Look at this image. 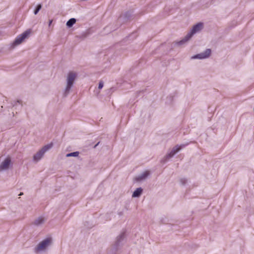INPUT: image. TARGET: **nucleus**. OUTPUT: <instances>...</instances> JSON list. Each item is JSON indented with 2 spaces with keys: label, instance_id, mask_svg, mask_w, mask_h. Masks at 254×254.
I'll return each instance as SVG.
<instances>
[{
  "label": "nucleus",
  "instance_id": "1",
  "mask_svg": "<svg viewBox=\"0 0 254 254\" xmlns=\"http://www.w3.org/2000/svg\"><path fill=\"white\" fill-rule=\"evenodd\" d=\"M203 28V24L202 23H198L194 25L190 32L183 38L181 40L176 42V44L178 45H183L186 44L192 36V35L199 32Z\"/></svg>",
  "mask_w": 254,
  "mask_h": 254
},
{
  "label": "nucleus",
  "instance_id": "2",
  "mask_svg": "<svg viewBox=\"0 0 254 254\" xmlns=\"http://www.w3.org/2000/svg\"><path fill=\"white\" fill-rule=\"evenodd\" d=\"M76 77L77 73L74 71H70L67 73L66 84L63 93L64 97L67 96L69 93Z\"/></svg>",
  "mask_w": 254,
  "mask_h": 254
},
{
  "label": "nucleus",
  "instance_id": "3",
  "mask_svg": "<svg viewBox=\"0 0 254 254\" xmlns=\"http://www.w3.org/2000/svg\"><path fill=\"white\" fill-rule=\"evenodd\" d=\"M52 240L48 238L41 241L34 249V252L38 253L44 251L52 244Z\"/></svg>",
  "mask_w": 254,
  "mask_h": 254
},
{
  "label": "nucleus",
  "instance_id": "4",
  "mask_svg": "<svg viewBox=\"0 0 254 254\" xmlns=\"http://www.w3.org/2000/svg\"><path fill=\"white\" fill-rule=\"evenodd\" d=\"M52 146V143L45 145L34 155L33 160L36 162L39 161L43 157L44 154L50 149H51Z\"/></svg>",
  "mask_w": 254,
  "mask_h": 254
},
{
  "label": "nucleus",
  "instance_id": "5",
  "mask_svg": "<svg viewBox=\"0 0 254 254\" xmlns=\"http://www.w3.org/2000/svg\"><path fill=\"white\" fill-rule=\"evenodd\" d=\"M126 241V234L125 232H121L116 238L114 247L116 250L121 248Z\"/></svg>",
  "mask_w": 254,
  "mask_h": 254
},
{
  "label": "nucleus",
  "instance_id": "6",
  "mask_svg": "<svg viewBox=\"0 0 254 254\" xmlns=\"http://www.w3.org/2000/svg\"><path fill=\"white\" fill-rule=\"evenodd\" d=\"M31 30L28 29L16 37L12 43L13 46L20 44L25 39L27 38L31 34Z\"/></svg>",
  "mask_w": 254,
  "mask_h": 254
},
{
  "label": "nucleus",
  "instance_id": "7",
  "mask_svg": "<svg viewBox=\"0 0 254 254\" xmlns=\"http://www.w3.org/2000/svg\"><path fill=\"white\" fill-rule=\"evenodd\" d=\"M11 165L12 162L10 157H7L3 161H0V172L8 170Z\"/></svg>",
  "mask_w": 254,
  "mask_h": 254
},
{
  "label": "nucleus",
  "instance_id": "8",
  "mask_svg": "<svg viewBox=\"0 0 254 254\" xmlns=\"http://www.w3.org/2000/svg\"><path fill=\"white\" fill-rule=\"evenodd\" d=\"M186 145V144H182L180 145H177L172 148L170 152L174 156L178 152H179L182 148H184Z\"/></svg>",
  "mask_w": 254,
  "mask_h": 254
},
{
  "label": "nucleus",
  "instance_id": "9",
  "mask_svg": "<svg viewBox=\"0 0 254 254\" xmlns=\"http://www.w3.org/2000/svg\"><path fill=\"white\" fill-rule=\"evenodd\" d=\"M211 54V50L210 49H207L206 50L203 52L200 53L201 55V58L202 59H205L209 58Z\"/></svg>",
  "mask_w": 254,
  "mask_h": 254
},
{
  "label": "nucleus",
  "instance_id": "10",
  "mask_svg": "<svg viewBox=\"0 0 254 254\" xmlns=\"http://www.w3.org/2000/svg\"><path fill=\"white\" fill-rule=\"evenodd\" d=\"M45 221L46 220L45 218L41 216L38 217L34 221V224L36 226H39L44 224Z\"/></svg>",
  "mask_w": 254,
  "mask_h": 254
},
{
  "label": "nucleus",
  "instance_id": "11",
  "mask_svg": "<svg viewBox=\"0 0 254 254\" xmlns=\"http://www.w3.org/2000/svg\"><path fill=\"white\" fill-rule=\"evenodd\" d=\"M149 174V172L146 171L136 177V180L137 181H141L143 180L148 177Z\"/></svg>",
  "mask_w": 254,
  "mask_h": 254
},
{
  "label": "nucleus",
  "instance_id": "12",
  "mask_svg": "<svg viewBox=\"0 0 254 254\" xmlns=\"http://www.w3.org/2000/svg\"><path fill=\"white\" fill-rule=\"evenodd\" d=\"M91 34L90 30H87L84 32H83L80 35L76 36V37L83 39L90 35Z\"/></svg>",
  "mask_w": 254,
  "mask_h": 254
},
{
  "label": "nucleus",
  "instance_id": "13",
  "mask_svg": "<svg viewBox=\"0 0 254 254\" xmlns=\"http://www.w3.org/2000/svg\"><path fill=\"white\" fill-rule=\"evenodd\" d=\"M142 189L141 188H138L136 189L132 195V197H138L140 196L142 192Z\"/></svg>",
  "mask_w": 254,
  "mask_h": 254
},
{
  "label": "nucleus",
  "instance_id": "14",
  "mask_svg": "<svg viewBox=\"0 0 254 254\" xmlns=\"http://www.w3.org/2000/svg\"><path fill=\"white\" fill-rule=\"evenodd\" d=\"M174 155H173L170 152L168 153L161 160V162L162 163H165L167 162L169 159L173 157Z\"/></svg>",
  "mask_w": 254,
  "mask_h": 254
},
{
  "label": "nucleus",
  "instance_id": "15",
  "mask_svg": "<svg viewBox=\"0 0 254 254\" xmlns=\"http://www.w3.org/2000/svg\"><path fill=\"white\" fill-rule=\"evenodd\" d=\"M76 21V19L75 18H71L67 21L66 25L68 28H70L75 23Z\"/></svg>",
  "mask_w": 254,
  "mask_h": 254
},
{
  "label": "nucleus",
  "instance_id": "16",
  "mask_svg": "<svg viewBox=\"0 0 254 254\" xmlns=\"http://www.w3.org/2000/svg\"><path fill=\"white\" fill-rule=\"evenodd\" d=\"M79 153L78 151H75V152H71V153H68L66 155V156L67 157H77L78 156Z\"/></svg>",
  "mask_w": 254,
  "mask_h": 254
},
{
  "label": "nucleus",
  "instance_id": "17",
  "mask_svg": "<svg viewBox=\"0 0 254 254\" xmlns=\"http://www.w3.org/2000/svg\"><path fill=\"white\" fill-rule=\"evenodd\" d=\"M191 59H192V60H194V59L202 60L201 55L200 53L195 55L191 57Z\"/></svg>",
  "mask_w": 254,
  "mask_h": 254
},
{
  "label": "nucleus",
  "instance_id": "18",
  "mask_svg": "<svg viewBox=\"0 0 254 254\" xmlns=\"http://www.w3.org/2000/svg\"><path fill=\"white\" fill-rule=\"evenodd\" d=\"M187 179L185 178H182L180 179V183L182 185H185L187 183Z\"/></svg>",
  "mask_w": 254,
  "mask_h": 254
},
{
  "label": "nucleus",
  "instance_id": "19",
  "mask_svg": "<svg viewBox=\"0 0 254 254\" xmlns=\"http://www.w3.org/2000/svg\"><path fill=\"white\" fill-rule=\"evenodd\" d=\"M41 4H38L36 8V9L34 10V14L36 15L37 14V13L38 12V11L40 10V9L41 8Z\"/></svg>",
  "mask_w": 254,
  "mask_h": 254
},
{
  "label": "nucleus",
  "instance_id": "20",
  "mask_svg": "<svg viewBox=\"0 0 254 254\" xmlns=\"http://www.w3.org/2000/svg\"><path fill=\"white\" fill-rule=\"evenodd\" d=\"M103 86H104L103 82L102 81H100L99 83L98 88L99 89H101L103 88Z\"/></svg>",
  "mask_w": 254,
  "mask_h": 254
},
{
  "label": "nucleus",
  "instance_id": "21",
  "mask_svg": "<svg viewBox=\"0 0 254 254\" xmlns=\"http://www.w3.org/2000/svg\"><path fill=\"white\" fill-rule=\"evenodd\" d=\"M52 22H53L52 20H49V26H50V25L52 24Z\"/></svg>",
  "mask_w": 254,
  "mask_h": 254
},
{
  "label": "nucleus",
  "instance_id": "22",
  "mask_svg": "<svg viewBox=\"0 0 254 254\" xmlns=\"http://www.w3.org/2000/svg\"><path fill=\"white\" fill-rule=\"evenodd\" d=\"M118 214L120 215V216H121L123 214V211H121V212H119L118 213Z\"/></svg>",
  "mask_w": 254,
  "mask_h": 254
},
{
  "label": "nucleus",
  "instance_id": "23",
  "mask_svg": "<svg viewBox=\"0 0 254 254\" xmlns=\"http://www.w3.org/2000/svg\"><path fill=\"white\" fill-rule=\"evenodd\" d=\"M99 144V142H98L95 146H94V148L96 147V146Z\"/></svg>",
  "mask_w": 254,
  "mask_h": 254
},
{
  "label": "nucleus",
  "instance_id": "24",
  "mask_svg": "<svg viewBox=\"0 0 254 254\" xmlns=\"http://www.w3.org/2000/svg\"><path fill=\"white\" fill-rule=\"evenodd\" d=\"M22 193H20L19 195H22Z\"/></svg>",
  "mask_w": 254,
  "mask_h": 254
}]
</instances>
